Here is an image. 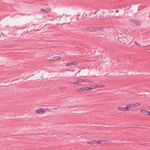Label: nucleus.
I'll return each mask as SVG.
<instances>
[{
    "label": "nucleus",
    "instance_id": "nucleus-1",
    "mask_svg": "<svg viewBox=\"0 0 150 150\" xmlns=\"http://www.w3.org/2000/svg\"><path fill=\"white\" fill-rule=\"evenodd\" d=\"M48 109V108H45V109L44 108H40L38 109L36 111V112L37 113H40L42 112V113H44L45 112L46 110Z\"/></svg>",
    "mask_w": 150,
    "mask_h": 150
},
{
    "label": "nucleus",
    "instance_id": "nucleus-2",
    "mask_svg": "<svg viewBox=\"0 0 150 150\" xmlns=\"http://www.w3.org/2000/svg\"><path fill=\"white\" fill-rule=\"evenodd\" d=\"M129 108V105H127L125 107H118V109L120 110H123L124 111H127Z\"/></svg>",
    "mask_w": 150,
    "mask_h": 150
},
{
    "label": "nucleus",
    "instance_id": "nucleus-3",
    "mask_svg": "<svg viewBox=\"0 0 150 150\" xmlns=\"http://www.w3.org/2000/svg\"><path fill=\"white\" fill-rule=\"evenodd\" d=\"M129 21L132 23H133L139 25H140L141 24V22L140 21H137L135 20L130 19L129 20Z\"/></svg>",
    "mask_w": 150,
    "mask_h": 150
},
{
    "label": "nucleus",
    "instance_id": "nucleus-4",
    "mask_svg": "<svg viewBox=\"0 0 150 150\" xmlns=\"http://www.w3.org/2000/svg\"><path fill=\"white\" fill-rule=\"evenodd\" d=\"M96 88V87H93V86H90L89 87H85V90L87 91H89L91 90H92L93 89H95Z\"/></svg>",
    "mask_w": 150,
    "mask_h": 150
},
{
    "label": "nucleus",
    "instance_id": "nucleus-5",
    "mask_svg": "<svg viewBox=\"0 0 150 150\" xmlns=\"http://www.w3.org/2000/svg\"><path fill=\"white\" fill-rule=\"evenodd\" d=\"M141 104V103H134V104H131L130 105H128L129 106V108H130V107L132 108L133 107H136L138 105H140Z\"/></svg>",
    "mask_w": 150,
    "mask_h": 150
},
{
    "label": "nucleus",
    "instance_id": "nucleus-6",
    "mask_svg": "<svg viewBox=\"0 0 150 150\" xmlns=\"http://www.w3.org/2000/svg\"><path fill=\"white\" fill-rule=\"evenodd\" d=\"M76 64V63L75 62H71L67 63L66 64L67 66H69L73 65H75Z\"/></svg>",
    "mask_w": 150,
    "mask_h": 150
},
{
    "label": "nucleus",
    "instance_id": "nucleus-7",
    "mask_svg": "<svg viewBox=\"0 0 150 150\" xmlns=\"http://www.w3.org/2000/svg\"><path fill=\"white\" fill-rule=\"evenodd\" d=\"M141 112H142L145 115H148V111L147 110L145 109H142L141 110Z\"/></svg>",
    "mask_w": 150,
    "mask_h": 150
},
{
    "label": "nucleus",
    "instance_id": "nucleus-8",
    "mask_svg": "<svg viewBox=\"0 0 150 150\" xmlns=\"http://www.w3.org/2000/svg\"><path fill=\"white\" fill-rule=\"evenodd\" d=\"M85 90V88H80L76 90V91L77 92H81L82 91H84Z\"/></svg>",
    "mask_w": 150,
    "mask_h": 150
},
{
    "label": "nucleus",
    "instance_id": "nucleus-9",
    "mask_svg": "<svg viewBox=\"0 0 150 150\" xmlns=\"http://www.w3.org/2000/svg\"><path fill=\"white\" fill-rule=\"evenodd\" d=\"M83 82L89 83H92L93 82V81L92 80L84 79Z\"/></svg>",
    "mask_w": 150,
    "mask_h": 150
},
{
    "label": "nucleus",
    "instance_id": "nucleus-10",
    "mask_svg": "<svg viewBox=\"0 0 150 150\" xmlns=\"http://www.w3.org/2000/svg\"><path fill=\"white\" fill-rule=\"evenodd\" d=\"M97 142L96 141H92L91 142H88V144H95Z\"/></svg>",
    "mask_w": 150,
    "mask_h": 150
},
{
    "label": "nucleus",
    "instance_id": "nucleus-11",
    "mask_svg": "<svg viewBox=\"0 0 150 150\" xmlns=\"http://www.w3.org/2000/svg\"><path fill=\"white\" fill-rule=\"evenodd\" d=\"M60 58H61L60 57H59V56L54 57H53V60H55L56 59H60Z\"/></svg>",
    "mask_w": 150,
    "mask_h": 150
},
{
    "label": "nucleus",
    "instance_id": "nucleus-12",
    "mask_svg": "<svg viewBox=\"0 0 150 150\" xmlns=\"http://www.w3.org/2000/svg\"><path fill=\"white\" fill-rule=\"evenodd\" d=\"M68 83L69 84H76V83L75 82H72V81H69L68 82Z\"/></svg>",
    "mask_w": 150,
    "mask_h": 150
},
{
    "label": "nucleus",
    "instance_id": "nucleus-13",
    "mask_svg": "<svg viewBox=\"0 0 150 150\" xmlns=\"http://www.w3.org/2000/svg\"><path fill=\"white\" fill-rule=\"evenodd\" d=\"M102 29V28L100 27H96L95 28V29L96 30H100Z\"/></svg>",
    "mask_w": 150,
    "mask_h": 150
},
{
    "label": "nucleus",
    "instance_id": "nucleus-14",
    "mask_svg": "<svg viewBox=\"0 0 150 150\" xmlns=\"http://www.w3.org/2000/svg\"><path fill=\"white\" fill-rule=\"evenodd\" d=\"M76 85H79V82H80L79 79H76Z\"/></svg>",
    "mask_w": 150,
    "mask_h": 150
},
{
    "label": "nucleus",
    "instance_id": "nucleus-15",
    "mask_svg": "<svg viewBox=\"0 0 150 150\" xmlns=\"http://www.w3.org/2000/svg\"><path fill=\"white\" fill-rule=\"evenodd\" d=\"M42 11L44 12L47 13V10L46 9H42Z\"/></svg>",
    "mask_w": 150,
    "mask_h": 150
},
{
    "label": "nucleus",
    "instance_id": "nucleus-16",
    "mask_svg": "<svg viewBox=\"0 0 150 150\" xmlns=\"http://www.w3.org/2000/svg\"><path fill=\"white\" fill-rule=\"evenodd\" d=\"M105 86L103 85H100L98 87L99 88H102V87H104Z\"/></svg>",
    "mask_w": 150,
    "mask_h": 150
},
{
    "label": "nucleus",
    "instance_id": "nucleus-17",
    "mask_svg": "<svg viewBox=\"0 0 150 150\" xmlns=\"http://www.w3.org/2000/svg\"><path fill=\"white\" fill-rule=\"evenodd\" d=\"M135 44H136V45H137V46H140V44H138V43L136 42V41H135Z\"/></svg>",
    "mask_w": 150,
    "mask_h": 150
},
{
    "label": "nucleus",
    "instance_id": "nucleus-18",
    "mask_svg": "<svg viewBox=\"0 0 150 150\" xmlns=\"http://www.w3.org/2000/svg\"><path fill=\"white\" fill-rule=\"evenodd\" d=\"M79 80H80V82H83L84 79H79Z\"/></svg>",
    "mask_w": 150,
    "mask_h": 150
},
{
    "label": "nucleus",
    "instance_id": "nucleus-19",
    "mask_svg": "<svg viewBox=\"0 0 150 150\" xmlns=\"http://www.w3.org/2000/svg\"><path fill=\"white\" fill-rule=\"evenodd\" d=\"M98 144H100L101 143L100 140L98 141Z\"/></svg>",
    "mask_w": 150,
    "mask_h": 150
},
{
    "label": "nucleus",
    "instance_id": "nucleus-20",
    "mask_svg": "<svg viewBox=\"0 0 150 150\" xmlns=\"http://www.w3.org/2000/svg\"><path fill=\"white\" fill-rule=\"evenodd\" d=\"M148 115H150V111H148Z\"/></svg>",
    "mask_w": 150,
    "mask_h": 150
},
{
    "label": "nucleus",
    "instance_id": "nucleus-21",
    "mask_svg": "<svg viewBox=\"0 0 150 150\" xmlns=\"http://www.w3.org/2000/svg\"><path fill=\"white\" fill-rule=\"evenodd\" d=\"M119 12V10H117L116 11V12L117 13H118Z\"/></svg>",
    "mask_w": 150,
    "mask_h": 150
},
{
    "label": "nucleus",
    "instance_id": "nucleus-22",
    "mask_svg": "<svg viewBox=\"0 0 150 150\" xmlns=\"http://www.w3.org/2000/svg\"><path fill=\"white\" fill-rule=\"evenodd\" d=\"M98 86H98V85H97V86H93V87H96V88H98Z\"/></svg>",
    "mask_w": 150,
    "mask_h": 150
},
{
    "label": "nucleus",
    "instance_id": "nucleus-23",
    "mask_svg": "<svg viewBox=\"0 0 150 150\" xmlns=\"http://www.w3.org/2000/svg\"><path fill=\"white\" fill-rule=\"evenodd\" d=\"M90 29V28H88V29Z\"/></svg>",
    "mask_w": 150,
    "mask_h": 150
}]
</instances>
